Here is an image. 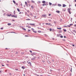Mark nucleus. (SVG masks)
Returning <instances> with one entry per match:
<instances>
[{
	"label": "nucleus",
	"instance_id": "nucleus-39",
	"mask_svg": "<svg viewBox=\"0 0 76 76\" xmlns=\"http://www.w3.org/2000/svg\"><path fill=\"white\" fill-rule=\"evenodd\" d=\"M27 12L28 13H29V10H27Z\"/></svg>",
	"mask_w": 76,
	"mask_h": 76
},
{
	"label": "nucleus",
	"instance_id": "nucleus-38",
	"mask_svg": "<svg viewBox=\"0 0 76 76\" xmlns=\"http://www.w3.org/2000/svg\"><path fill=\"white\" fill-rule=\"evenodd\" d=\"M29 51H30V53H32V51L29 50Z\"/></svg>",
	"mask_w": 76,
	"mask_h": 76
},
{
	"label": "nucleus",
	"instance_id": "nucleus-17",
	"mask_svg": "<svg viewBox=\"0 0 76 76\" xmlns=\"http://www.w3.org/2000/svg\"><path fill=\"white\" fill-rule=\"evenodd\" d=\"M13 2H14V4H16V2H15V1L14 0L13 1Z\"/></svg>",
	"mask_w": 76,
	"mask_h": 76
},
{
	"label": "nucleus",
	"instance_id": "nucleus-30",
	"mask_svg": "<svg viewBox=\"0 0 76 76\" xmlns=\"http://www.w3.org/2000/svg\"><path fill=\"white\" fill-rule=\"evenodd\" d=\"M59 32H62V31L61 30H60L59 31Z\"/></svg>",
	"mask_w": 76,
	"mask_h": 76
},
{
	"label": "nucleus",
	"instance_id": "nucleus-44",
	"mask_svg": "<svg viewBox=\"0 0 76 76\" xmlns=\"http://www.w3.org/2000/svg\"><path fill=\"white\" fill-rule=\"evenodd\" d=\"M27 1L28 3H29V1Z\"/></svg>",
	"mask_w": 76,
	"mask_h": 76
},
{
	"label": "nucleus",
	"instance_id": "nucleus-55",
	"mask_svg": "<svg viewBox=\"0 0 76 76\" xmlns=\"http://www.w3.org/2000/svg\"><path fill=\"white\" fill-rule=\"evenodd\" d=\"M72 46H73V47H75V45H72Z\"/></svg>",
	"mask_w": 76,
	"mask_h": 76
},
{
	"label": "nucleus",
	"instance_id": "nucleus-25",
	"mask_svg": "<svg viewBox=\"0 0 76 76\" xmlns=\"http://www.w3.org/2000/svg\"><path fill=\"white\" fill-rule=\"evenodd\" d=\"M23 29L24 30V31H26V29L25 28H23Z\"/></svg>",
	"mask_w": 76,
	"mask_h": 76
},
{
	"label": "nucleus",
	"instance_id": "nucleus-47",
	"mask_svg": "<svg viewBox=\"0 0 76 76\" xmlns=\"http://www.w3.org/2000/svg\"><path fill=\"white\" fill-rule=\"evenodd\" d=\"M28 31L29 32H30V31H31V30H28Z\"/></svg>",
	"mask_w": 76,
	"mask_h": 76
},
{
	"label": "nucleus",
	"instance_id": "nucleus-14",
	"mask_svg": "<svg viewBox=\"0 0 76 76\" xmlns=\"http://www.w3.org/2000/svg\"><path fill=\"white\" fill-rule=\"evenodd\" d=\"M17 10L18 11V12H20V10H19V9L17 8Z\"/></svg>",
	"mask_w": 76,
	"mask_h": 76
},
{
	"label": "nucleus",
	"instance_id": "nucleus-49",
	"mask_svg": "<svg viewBox=\"0 0 76 76\" xmlns=\"http://www.w3.org/2000/svg\"><path fill=\"white\" fill-rule=\"evenodd\" d=\"M69 75H70V76H71L72 75V74L71 73Z\"/></svg>",
	"mask_w": 76,
	"mask_h": 76
},
{
	"label": "nucleus",
	"instance_id": "nucleus-43",
	"mask_svg": "<svg viewBox=\"0 0 76 76\" xmlns=\"http://www.w3.org/2000/svg\"><path fill=\"white\" fill-rule=\"evenodd\" d=\"M73 31L75 33V32H76V31H75V30H74Z\"/></svg>",
	"mask_w": 76,
	"mask_h": 76
},
{
	"label": "nucleus",
	"instance_id": "nucleus-63",
	"mask_svg": "<svg viewBox=\"0 0 76 76\" xmlns=\"http://www.w3.org/2000/svg\"><path fill=\"white\" fill-rule=\"evenodd\" d=\"M7 66H9V64H7Z\"/></svg>",
	"mask_w": 76,
	"mask_h": 76
},
{
	"label": "nucleus",
	"instance_id": "nucleus-5",
	"mask_svg": "<svg viewBox=\"0 0 76 76\" xmlns=\"http://www.w3.org/2000/svg\"><path fill=\"white\" fill-rule=\"evenodd\" d=\"M46 25H50V26H52V25H51V23H46Z\"/></svg>",
	"mask_w": 76,
	"mask_h": 76
},
{
	"label": "nucleus",
	"instance_id": "nucleus-12",
	"mask_svg": "<svg viewBox=\"0 0 76 76\" xmlns=\"http://www.w3.org/2000/svg\"><path fill=\"white\" fill-rule=\"evenodd\" d=\"M58 6L61 7V4H58Z\"/></svg>",
	"mask_w": 76,
	"mask_h": 76
},
{
	"label": "nucleus",
	"instance_id": "nucleus-4",
	"mask_svg": "<svg viewBox=\"0 0 76 76\" xmlns=\"http://www.w3.org/2000/svg\"><path fill=\"white\" fill-rule=\"evenodd\" d=\"M12 17H13L14 18H17V16L14 15H11Z\"/></svg>",
	"mask_w": 76,
	"mask_h": 76
},
{
	"label": "nucleus",
	"instance_id": "nucleus-22",
	"mask_svg": "<svg viewBox=\"0 0 76 76\" xmlns=\"http://www.w3.org/2000/svg\"><path fill=\"white\" fill-rule=\"evenodd\" d=\"M38 32H39V33H41V31H38Z\"/></svg>",
	"mask_w": 76,
	"mask_h": 76
},
{
	"label": "nucleus",
	"instance_id": "nucleus-52",
	"mask_svg": "<svg viewBox=\"0 0 76 76\" xmlns=\"http://www.w3.org/2000/svg\"><path fill=\"white\" fill-rule=\"evenodd\" d=\"M49 16H51V14H49Z\"/></svg>",
	"mask_w": 76,
	"mask_h": 76
},
{
	"label": "nucleus",
	"instance_id": "nucleus-1",
	"mask_svg": "<svg viewBox=\"0 0 76 76\" xmlns=\"http://www.w3.org/2000/svg\"><path fill=\"white\" fill-rule=\"evenodd\" d=\"M70 10H72L71 8H68V11L69 13V14H71V11H70Z\"/></svg>",
	"mask_w": 76,
	"mask_h": 76
},
{
	"label": "nucleus",
	"instance_id": "nucleus-6",
	"mask_svg": "<svg viewBox=\"0 0 76 76\" xmlns=\"http://www.w3.org/2000/svg\"><path fill=\"white\" fill-rule=\"evenodd\" d=\"M28 64H29L30 66H31V62H29L28 63Z\"/></svg>",
	"mask_w": 76,
	"mask_h": 76
},
{
	"label": "nucleus",
	"instance_id": "nucleus-64",
	"mask_svg": "<svg viewBox=\"0 0 76 76\" xmlns=\"http://www.w3.org/2000/svg\"><path fill=\"white\" fill-rule=\"evenodd\" d=\"M37 76H39V75H37Z\"/></svg>",
	"mask_w": 76,
	"mask_h": 76
},
{
	"label": "nucleus",
	"instance_id": "nucleus-56",
	"mask_svg": "<svg viewBox=\"0 0 76 76\" xmlns=\"http://www.w3.org/2000/svg\"><path fill=\"white\" fill-rule=\"evenodd\" d=\"M71 21H72V18H71Z\"/></svg>",
	"mask_w": 76,
	"mask_h": 76
},
{
	"label": "nucleus",
	"instance_id": "nucleus-59",
	"mask_svg": "<svg viewBox=\"0 0 76 76\" xmlns=\"http://www.w3.org/2000/svg\"><path fill=\"white\" fill-rule=\"evenodd\" d=\"M16 5H17V6H18V4L16 3Z\"/></svg>",
	"mask_w": 76,
	"mask_h": 76
},
{
	"label": "nucleus",
	"instance_id": "nucleus-24",
	"mask_svg": "<svg viewBox=\"0 0 76 76\" xmlns=\"http://www.w3.org/2000/svg\"><path fill=\"white\" fill-rule=\"evenodd\" d=\"M45 5H46V4H43V5H43V6H45Z\"/></svg>",
	"mask_w": 76,
	"mask_h": 76
},
{
	"label": "nucleus",
	"instance_id": "nucleus-19",
	"mask_svg": "<svg viewBox=\"0 0 76 76\" xmlns=\"http://www.w3.org/2000/svg\"><path fill=\"white\" fill-rule=\"evenodd\" d=\"M23 64H26V62L25 61L23 62Z\"/></svg>",
	"mask_w": 76,
	"mask_h": 76
},
{
	"label": "nucleus",
	"instance_id": "nucleus-54",
	"mask_svg": "<svg viewBox=\"0 0 76 76\" xmlns=\"http://www.w3.org/2000/svg\"><path fill=\"white\" fill-rule=\"evenodd\" d=\"M3 29V28H1V29Z\"/></svg>",
	"mask_w": 76,
	"mask_h": 76
},
{
	"label": "nucleus",
	"instance_id": "nucleus-58",
	"mask_svg": "<svg viewBox=\"0 0 76 76\" xmlns=\"http://www.w3.org/2000/svg\"><path fill=\"white\" fill-rule=\"evenodd\" d=\"M10 75H12V74L11 73H10Z\"/></svg>",
	"mask_w": 76,
	"mask_h": 76
},
{
	"label": "nucleus",
	"instance_id": "nucleus-61",
	"mask_svg": "<svg viewBox=\"0 0 76 76\" xmlns=\"http://www.w3.org/2000/svg\"><path fill=\"white\" fill-rule=\"evenodd\" d=\"M2 66H4V65L2 64Z\"/></svg>",
	"mask_w": 76,
	"mask_h": 76
},
{
	"label": "nucleus",
	"instance_id": "nucleus-51",
	"mask_svg": "<svg viewBox=\"0 0 76 76\" xmlns=\"http://www.w3.org/2000/svg\"><path fill=\"white\" fill-rule=\"evenodd\" d=\"M1 72H2V71H0V73H1Z\"/></svg>",
	"mask_w": 76,
	"mask_h": 76
},
{
	"label": "nucleus",
	"instance_id": "nucleus-10",
	"mask_svg": "<svg viewBox=\"0 0 76 76\" xmlns=\"http://www.w3.org/2000/svg\"><path fill=\"white\" fill-rule=\"evenodd\" d=\"M42 3H45V1H42Z\"/></svg>",
	"mask_w": 76,
	"mask_h": 76
},
{
	"label": "nucleus",
	"instance_id": "nucleus-2",
	"mask_svg": "<svg viewBox=\"0 0 76 76\" xmlns=\"http://www.w3.org/2000/svg\"><path fill=\"white\" fill-rule=\"evenodd\" d=\"M42 18L44 17L45 18H47V15H42Z\"/></svg>",
	"mask_w": 76,
	"mask_h": 76
},
{
	"label": "nucleus",
	"instance_id": "nucleus-57",
	"mask_svg": "<svg viewBox=\"0 0 76 76\" xmlns=\"http://www.w3.org/2000/svg\"><path fill=\"white\" fill-rule=\"evenodd\" d=\"M12 20V21H15V20Z\"/></svg>",
	"mask_w": 76,
	"mask_h": 76
},
{
	"label": "nucleus",
	"instance_id": "nucleus-26",
	"mask_svg": "<svg viewBox=\"0 0 76 76\" xmlns=\"http://www.w3.org/2000/svg\"><path fill=\"white\" fill-rule=\"evenodd\" d=\"M64 32H66V29H64Z\"/></svg>",
	"mask_w": 76,
	"mask_h": 76
},
{
	"label": "nucleus",
	"instance_id": "nucleus-41",
	"mask_svg": "<svg viewBox=\"0 0 76 76\" xmlns=\"http://www.w3.org/2000/svg\"><path fill=\"white\" fill-rule=\"evenodd\" d=\"M15 70H18V69H15Z\"/></svg>",
	"mask_w": 76,
	"mask_h": 76
},
{
	"label": "nucleus",
	"instance_id": "nucleus-28",
	"mask_svg": "<svg viewBox=\"0 0 76 76\" xmlns=\"http://www.w3.org/2000/svg\"><path fill=\"white\" fill-rule=\"evenodd\" d=\"M50 31H52V29L51 28H50Z\"/></svg>",
	"mask_w": 76,
	"mask_h": 76
},
{
	"label": "nucleus",
	"instance_id": "nucleus-45",
	"mask_svg": "<svg viewBox=\"0 0 76 76\" xmlns=\"http://www.w3.org/2000/svg\"><path fill=\"white\" fill-rule=\"evenodd\" d=\"M63 40L64 41H65V39H63Z\"/></svg>",
	"mask_w": 76,
	"mask_h": 76
},
{
	"label": "nucleus",
	"instance_id": "nucleus-60",
	"mask_svg": "<svg viewBox=\"0 0 76 76\" xmlns=\"http://www.w3.org/2000/svg\"><path fill=\"white\" fill-rule=\"evenodd\" d=\"M64 38H66V36H64Z\"/></svg>",
	"mask_w": 76,
	"mask_h": 76
},
{
	"label": "nucleus",
	"instance_id": "nucleus-13",
	"mask_svg": "<svg viewBox=\"0 0 76 76\" xmlns=\"http://www.w3.org/2000/svg\"><path fill=\"white\" fill-rule=\"evenodd\" d=\"M9 26H10V25H11V23H8L7 24Z\"/></svg>",
	"mask_w": 76,
	"mask_h": 76
},
{
	"label": "nucleus",
	"instance_id": "nucleus-36",
	"mask_svg": "<svg viewBox=\"0 0 76 76\" xmlns=\"http://www.w3.org/2000/svg\"><path fill=\"white\" fill-rule=\"evenodd\" d=\"M64 27H67V26H64Z\"/></svg>",
	"mask_w": 76,
	"mask_h": 76
},
{
	"label": "nucleus",
	"instance_id": "nucleus-18",
	"mask_svg": "<svg viewBox=\"0 0 76 76\" xmlns=\"http://www.w3.org/2000/svg\"><path fill=\"white\" fill-rule=\"evenodd\" d=\"M57 29H61V28H57Z\"/></svg>",
	"mask_w": 76,
	"mask_h": 76
},
{
	"label": "nucleus",
	"instance_id": "nucleus-46",
	"mask_svg": "<svg viewBox=\"0 0 76 76\" xmlns=\"http://www.w3.org/2000/svg\"><path fill=\"white\" fill-rule=\"evenodd\" d=\"M23 52H22L21 53V54H23Z\"/></svg>",
	"mask_w": 76,
	"mask_h": 76
},
{
	"label": "nucleus",
	"instance_id": "nucleus-11",
	"mask_svg": "<svg viewBox=\"0 0 76 76\" xmlns=\"http://www.w3.org/2000/svg\"><path fill=\"white\" fill-rule=\"evenodd\" d=\"M49 4L50 6H51L52 4V3H51V2H49Z\"/></svg>",
	"mask_w": 76,
	"mask_h": 76
},
{
	"label": "nucleus",
	"instance_id": "nucleus-53",
	"mask_svg": "<svg viewBox=\"0 0 76 76\" xmlns=\"http://www.w3.org/2000/svg\"><path fill=\"white\" fill-rule=\"evenodd\" d=\"M74 26H75V27H76V24H75V25H74Z\"/></svg>",
	"mask_w": 76,
	"mask_h": 76
},
{
	"label": "nucleus",
	"instance_id": "nucleus-42",
	"mask_svg": "<svg viewBox=\"0 0 76 76\" xmlns=\"http://www.w3.org/2000/svg\"><path fill=\"white\" fill-rule=\"evenodd\" d=\"M25 13L26 15H27V12H25Z\"/></svg>",
	"mask_w": 76,
	"mask_h": 76
},
{
	"label": "nucleus",
	"instance_id": "nucleus-33",
	"mask_svg": "<svg viewBox=\"0 0 76 76\" xmlns=\"http://www.w3.org/2000/svg\"><path fill=\"white\" fill-rule=\"evenodd\" d=\"M31 2H33V3H35V1H34L33 0L31 1Z\"/></svg>",
	"mask_w": 76,
	"mask_h": 76
},
{
	"label": "nucleus",
	"instance_id": "nucleus-29",
	"mask_svg": "<svg viewBox=\"0 0 76 76\" xmlns=\"http://www.w3.org/2000/svg\"><path fill=\"white\" fill-rule=\"evenodd\" d=\"M26 20H30L29 19H26Z\"/></svg>",
	"mask_w": 76,
	"mask_h": 76
},
{
	"label": "nucleus",
	"instance_id": "nucleus-21",
	"mask_svg": "<svg viewBox=\"0 0 76 76\" xmlns=\"http://www.w3.org/2000/svg\"><path fill=\"white\" fill-rule=\"evenodd\" d=\"M31 60H35V58H31Z\"/></svg>",
	"mask_w": 76,
	"mask_h": 76
},
{
	"label": "nucleus",
	"instance_id": "nucleus-35",
	"mask_svg": "<svg viewBox=\"0 0 76 76\" xmlns=\"http://www.w3.org/2000/svg\"><path fill=\"white\" fill-rule=\"evenodd\" d=\"M25 37H29V36H28V35H25Z\"/></svg>",
	"mask_w": 76,
	"mask_h": 76
},
{
	"label": "nucleus",
	"instance_id": "nucleus-23",
	"mask_svg": "<svg viewBox=\"0 0 76 76\" xmlns=\"http://www.w3.org/2000/svg\"><path fill=\"white\" fill-rule=\"evenodd\" d=\"M10 16H12V15L10 14V15H8V16H9V17H10Z\"/></svg>",
	"mask_w": 76,
	"mask_h": 76
},
{
	"label": "nucleus",
	"instance_id": "nucleus-3",
	"mask_svg": "<svg viewBox=\"0 0 76 76\" xmlns=\"http://www.w3.org/2000/svg\"><path fill=\"white\" fill-rule=\"evenodd\" d=\"M31 29L32 30V31H33V32H34L35 33H37V31H34V28H32Z\"/></svg>",
	"mask_w": 76,
	"mask_h": 76
},
{
	"label": "nucleus",
	"instance_id": "nucleus-50",
	"mask_svg": "<svg viewBox=\"0 0 76 76\" xmlns=\"http://www.w3.org/2000/svg\"><path fill=\"white\" fill-rule=\"evenodd\" d=\"M19 14H21V13H22V12H20V13H19Z\"/></svg>",
	"mask_w": 76,
	"mask_h": 76
},
{
	"label": "nucleus",
	"instance_id": "nucleus-34",
	"mask_svg": "<svg viewBox=\"0 0 76 76\" xmlns=\"http://www.w3.org/2000/svg\"><path fill=\"white\" fill-rule=\"evenodd\" d=\"M70 26H72L73 25V24H70Z\"/></svg>",
	"mask_w": 76,
	"mask_h": 76
},
{
	"label": "nucleus",
	"instance_id": "nucleus-9",
	"mask_svg": "<svg viewBox=\"0 0 76 76\" xmlns=\"http://www.w3.org/2000/svg\"><path fill=\"white\" fill-rule=\"evenodd\" d=\"M66 5L65 4H63V7H66Z\"/></svg>",
	"mask_w": 76,
	"mask_h": 76
},
{
	"label": "nucleus",
	"instance_id": "nucleus-16",
	"mask_svg": "<svg viewBox=\"0 0 76 76\" xmlns=\"http://www.w3.org/2000/svg\"><path fill=\"white\" fill-rule=\"evenodd\" d=\"M30 25H35V24H30Z\"/></svg>",
	"mask_w": 76,
	"mask_h": 76
},
{
	"label": "nucleus",
	"instance_id": "nucleus-7",
	"mask_svg": "<svg viewBox=\"0 0 76 76\" xmlns=\"http://www.w3.org/2000/svg\"><path fill=\"white\" fill-rule=\"evenodd\" d=\"M25 3L26 5V6H28V4H27V2H25Z\"/></svg>",
	"mask_w": 76,
	"mask_h": 76
},
{
	"label": "nucleus",
	"instance_id": "nucleus-8",
	"mask_svg": "<svg viewBox=\"0 0 76 76\" xmlns=\"http://www.w3.org/2000/svg\"><path fill=\"white\" fill-rule=\"evenodd\" d=\"M56 12H57V13H60V11H56Z\"/></svg>",
	"mask_w": 76,
	"mask_h": 76
},
{
	"label": "nucleus",
	"instance_id": "nucleus-32",
	"mask_svg": "<svg viewBox=\"0 0 76 76\" xmlns=\"http://www.w3.org/2000/svg\"><path fill=\"white\" fill-rule=\"evenodd\" d=\"M31 7V8H32V9H34V6H32Z\"/></svg>",
	"mask_w": 76,
	"mask_h": 76
},
{
	"label": "nucleus",
	"instance_id": "nucleus-15",
	"mask_svg": "<svg viewBox=\"0 0 76 76\" xmlns=\"http://www.w3.org/2000/svg\"><path fill=\"white\" fill-rule=\"evenodd\" d=\"M38 4H40V3H41V2L39 1H38Z\"/></svg>",
	"mask_w": 76,
	"mask_h": 76
},
{
	"label": "nucleus",
	"instance_id": "nucleus-20",
	"mask_svg": "<svg viewBox=\"0 0 76 76\" xmlns=\"http://www.w3.org/2000/svg\"><path fill=\"white\" fill-rule=\"evenodd\" d=\"M22 69H25V67H24V66H22Z\"/></svg>",
	"mask_w": 76,
	"mask_h": 76
},
{
	"label": "nucleus",
	"instance_id": "nucleus-31",
	"mask_svg": "<svg viewBox=\"0 0 76 76\" xmlns=\"http://www.w3.org/2000/svg\"><path fill=\"white\" fill-rule=\"evenodd\" d=\"M71 72H72V68H71Z\"/></svg>",
	"mask_w": 76,
	"mask_h": 76
},
{
	"label": "nucleus",
	"instance_id": "nucleus-37",
	"mask_svg": "<svg viewBox=\"0 0 76 76\" xmlns=\"http://www.w3.org/2000/svg\"><path fill=\"white\" fill-rule=\"evenodd\" d=\"M28 28H31V27L30 26H28Z\"/></svg>",
	"mask_w": 76,
	"mask_h": 76
},
{
	"label": "nucleus",
	"instance_id": "nucleus-48",
	"mask_svg": "<svg viewBox=\"0 0 76 76\" xmlns=\"http://www.w3.org/2000/svg\"><path fill=\"white\" fill-rule=\"evenodd\" d=\"M68 26L69 27H70V26H67V27Z\"/></svg>",
	"mask_w": 76,
	"mask_h": 76
},
{
	"label": "nucleus",
	"instance_id": "nucleus-40",
	"mask_svg": "<svg viewBox=\"0 0 76 76\" xmlns=\"http://www.w3.org/2000/svg\"><path fill=\"white\" fill-rule=\"evenodd\" d=\"M57 37H59V35L58 34H57Z\"/></svg>",
	"mask_w": 76,
	"mask_h": 76
},
{
	"label": "nucleus",
	"instance_id": "nucleus-62",
	"mask_svg": "<svg viewBox=\"0 0 76 76\" xmlns=\"http://www.w3.org/2000/svg\"><path fill=\"white\" fill-rule=\"evenodd\" d=\"M27 16H29V15H27Z\"/></svg>",
	"mask_w": 76,
	"mask_h": 76
},
{
	"label": "nucleus",
	"instance_id": "nucleus-27",
	"mask_svg": "<svg viewBox=\"0 0 76 76\" xmlns=\"http://www.w3.org/2000/svg\"><path fill=\"white\" fill-rule=\"evenodd\" d=\"M61 38H62L63 37V36H61L60 37Z\"/></svg>",
	"mask_w": 76,
	"mask_h": 76
}]
</instances>
